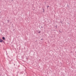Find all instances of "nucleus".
<instances>
[{
  "instance_id": "6",
  "label": "nucleus",
  "mask_w": 76,
  "mask_h": 76,
  "mask_svg": "<svg viewBox=\"0 0 76 76\" xmlns=\"http://www.w3.org/2000/svg\"><path fill=\"white\" fill-rule=\"evenodd\" d=\"M1 39H0V40H1Z\"/></svg>"
},
{
  "instance_id": "2",
  "label": "nucleus",
  "mask_w": 76,
  "mask_h": 76,
  "mask_svg": "<svg viewBox=\"0 0 76 76\" xmlns=\"http://www.w3.org/2000/svg\"><path fill=\"white\" fill-rule=\"evenodd\" d=\"M2 39H3L4 40L5 39V38H4V37H2Z\"/></svg>"
},
{
  "instance_id": "5",
  "label": "nucleus",
  "mask_w": 76,
  "mask_h": 76,
  "mask_svg": "<svg viewBox=\"0 0 76 76\" xmlns=\"http://www.w3.org/2000/svg\"><path fill=\"white\" fill-rule=\"evenodd\" d=\"M43 10L44 11V9H43Z\"/></svg>"
},
{
  "instance_id": "4",
  "label": "nucleus",
  "mask_w": 76,
  "mask_h": 76,
  "mask_svg": "<svg viewBox=\"0 0 76 76\" xmlns=\"http://www.w3.org/2000/svg\"><path fill=\"white\" fill-rule=\"evenodd\" d=\"M38 33H39H39H40V32H39H39H38Z\"/></svg>"
},
{
  "instance_id": "3",
  "label": "nucleus",
  "mask_w": 76,
  "mask_h": 76,
  "mask_svg": "<svg viewBox=\"0 0 76 76\" xmlns=\"http://www.w3.org/2000/svg\"><path fill=\"white\" fill-rule=\"evenodd\" d=\"M49 7V6H47V7Z\"/></svg>"
},
{
  "instance_id": "1",
  "label": "nucleus",
  "mask_w": 76,
  "mask_h": 76,
  "mask_svg": "<svg viewBox=\"0 0 76 76\" xmlns=\"http://www.w3.org/2000/svg\"><path fill=\"white\" fill-rule=\"evenodd\" d=\"M3 42V40L2 39L0 40V42Z\"/></svg>"
}]
</instances>
